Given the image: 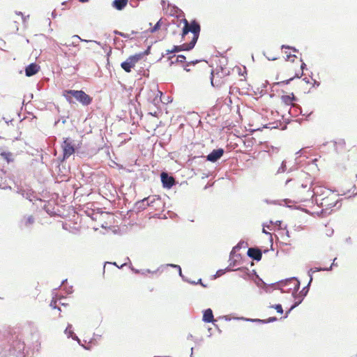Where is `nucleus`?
<instances>
[{"label":"nucleus","mask_w":357,"mask_h":357,"mask_svg":"<svg viewBox=\"0 0 357 357\" xmlns=\"http://www.w3.org/2000/svg\"><path fill=\"white\" fill-rule=\"evenodd\" d=\"M272 307L275 308L278 313H280V314L283 313V310H282V307L281 305L278 304V305L272 306Z\"/></svg>","instance_id":"393cba45"},{"label":"nucleus","mask_w":357,"mask_h":357,"mask_svg":"<svg viewBox=\"0 0 357 357\" xmlns=\"http://www.w3.org/2000/svg\"><path fill=\"white\" fill-rule=\"evenodd\" d=\"M63 96L69 102H72V97H74L79 102L87 106L92 102L93 98L82 90H66L63 91Z\"/></svg>","instance_id":"423d86ee"},{"label":"nucleus","mask_w":357,"mask_h":357,"mask_svg":"<svg viewBox=\"0 0 357 357\" xmlns=\"http://www.w3.org/2000/svg\"><path fill=\"white\" fill-rule=\"evenodd\" d=\"M282 50L284 54L283 57L287 62L285 65V68L287 71L289 72L288 76L289 77L284 80L278 81L276 83L281 86L287 84L289 82L292 81L295 77L301 74L303 66L305 65V63L302 62V60L294 54L297 52L296 49L282 45Z\"/></svg>","instance_id":"f03ea898"},{"label":"nucleus","mask_w":357,"mask_h":357,"mask_svg":"<svg viewBox=\"0 0 357 357\" xmlns=\"http://www.w3.org/2000/svg\"><path fill=\"white\" fill-rule=\"evenodd\" d=\"M39 70V66L36 63H31L25 68V74L27 77H31L36 74Z\"/></svg>","instance_id":"ddd939ff"},{"label":"nucleus","mask_w":357,"mask_h":357,"mask_svg":"<svg viewBox=\"0 0 357 357\" xmlns=\"http://www.w3.org/2000/svg\"><path fill=\"white\" fill-rule=\"evenodd\" d=\"M25 22L26 19L21 13H15L14 15L10 17L8 22V26L10 31L15 33L19 30V25L20 24H25Z\"/></svg>","instance_id":"0eeeda50"},{"label":"nucleus","mask_w":357,"mask_h":357,"mask_svg":"<svg viewBox=\"0 0 357 357\" xmlns=\"http://www.w3.org/2000/svg\"><path fill=\"white\" fill-rule=\"evenodd\" d=\"M275 320H276V318L273 317V318H270V319H268V321H275Z\"/></svg>","instance_id":"c85d7f7f"},{"label":"nucleus","mask_w":357,"mask_h":357,"mask_svg":"<svg viewBox=\"0 0 357 357\" xmlns=\"http://www.w3.org/2000/svg\"><path fill=\"white\" fill-rule=\"evenodd\" d=\"M203 287H206V285L204 284V283L201 284Z\"/></svg>","instance_id":"c9c22d12"},{"label":"nucleus","mask_w":357,"mask_h":357,"mask_svg":"<svg viewBox=\"0 0 357 357\" xmlns=\"http://www.w3.org/2000/svg\"><path fill=\"white\" fill-rule=\"evenodd\" d=\"M73 38H78L79 40H80L81 41H86V42H88V40H83V39H82V38H81L79 36H77V35H75V36H73Z\"/></svg>","instance_id":"cd10ccee"},{"label":"nucleus","mask_w":357,"mask_h":357,"mask_svg":"<svg viewBox=\"0 0 357 357\" xmlns=\"http://www.w3.org/2000/svg\"><path fill=\"white\" fill-rule=\"evenodd\" d=\"M199 283H200V284H202V280H201V279H199Z\"/></svg>","instance_id":"f704fd0d"},{"label":"nucleus","mask_w":357,"mask_h":357,"mask_svg":"<svg viewBox=\"0 0 357 357\" xmlns=\"http://www.w3.org/2000/svg\"><path fill=\"white\" fill-rule=\"evenodd\" d=\"M298 189L296 191V198L299 202H305L309 198L314 197L315 202L319 204L322 210H329L335 206L340 201V195L335 191L324 187H316L314 188L313 194L308 188L307 190Z\"/></svg>","instance_id":"f257e3e1"},{"label":"nucleus","mask_w":357,"mask_h":357,"mask_svg":"<svg viewBox=\"0 0 357 357\" xmlns=\"http://www.w3.org/2000/svg\"><path fill=\"white\" fill-rule=\"evenodd\" d=\"M161 181L163 186L167 188H172L175 183L174 177L169 176L165 172L161 174Z\"/></svg>","instance_id":"9d476101"},{"label":"nucleus","mask_w":357,"mask_h":357,"mask_svg":"<svg viewBox=\"0 0 357 357\" xmlns=\"http://www.w3.org/2000/svg\"><path fill=\"white\" fill-rule=\"evenodd\" d=\"M263 232L265 234H268V232H266V230H265L264 229H263Z\"/></svg>","instance_id":"473e14b6"},{"label":"nucleus","mask_w":357,"mask_h":357,"mask_svg":"<svg viewBox=\"0 0 357 357\" xmlns=\"http://www.w3.org/2000/svg\"><path fill=\"white\" fill-rule=\"evenodd\" d=\"M223 153L222 149H214L207 155V160L211 162H215L222 156Z\"/></svg>","instance_id":"9b49d317"},{"label":"nucleus","mask_w":357,"mask_h":357,"mask_svg":"<svg viewBox=\"0 0 357 357\" xmlns=\"http://www.w3.org/2000/svg\"><path fill=\"white\" fill-rule=\"evenodd\" d=\"M61 147L63 158H69L75 153V149L77 148L75 146L73 141L69 137H67L63 140Z\"/></svg>","instance_id":"6e6552de"},{"label":"nucleus","mask_w":357,"mask_h":357,"mask_svg":"<svg viewBox=\"0 0 357 357\" xmlns=\"http://www.w3.org/2000/svg\"><path fill=\"white\" fill-rule=\"evenodd\" d=\"M117 33L123 37H125V35L121 32H117Z\"/></svg>","instance_id":"7c9ffc66"},{"label":"nucleus","mask_w":357,"mask_h":357,"mask_svg":"<svg viewBox=\"0 0 357 357\" xmlns=\"http://www.w3.org/2000/svg\"><path fill=\"white\" fill-rule=\"evenodd\" d=\"M280 234L282 236V237H283V236L285 234L287 238H289V231L287 230H281Z\"/></svg>","instance_id":"bb28decb"},{"label":"nucleus","mask_w":357,"mask_h":357,"mask_svg":"<svg viewBox=\"0 0 357 357\" xmlns=\"http://www.w3.org/2000/svg\"><path fill=\"white\" fill-rule=\"evenodd\" d=\"M203 321L206 323H210L215 321L211 309L208 308L204 312Z\"/></svg>","instance_id":"2eb2a0df"},{"label":"nucleus","mask_w":357,"mask_h":357,"mask_svg":"<svg viewBox=\"0 0 357 357\" xmlns=\"http://www.w3.org/2000/svg\"><path fill=\"white\" fill-rule=\"evenodd\" d=\"M80 2L82 3H86V2H88L89 0H79Z\"/></svg>","instance_id":"c756f323"},{"label":"nucleus","mask_w":357,"mask_h":357,"mask_svg":"<svg viewBox=\"0 0 357 357\" xmlns=\"http://www.w3.org/2000/svg\"><path fill=\"white\" fill-rule=\"evenodd\" d=\"M182 21L184 24L181 34L182 39L185 40V37L189 32L192 33V39L189 43H185L181 45L174 46L172 50H167V52L168 54L190 50L195 47L197 41L201 31L199 24L195 20L192 21L190 23H189L186 19H183Z\"/></svg>","instance_id":"7ed1b4c3"},{"label":"nucleus","mask_w":357,"mask_h":357,"mask_svg":"<svg viewBox=\"0 0 357 357\" xmlns=\"http://www.w3.org/2000/svg\"><path fill=\"white\" fill-rule=\"evenodd\" d=\"M248 255L252 259L259 261L262 257V253L259 248H250L248 250Z\"/></svg>","instance_id":"f8f14e48"},{"label":"nucleus","mask_w":357,"mask_h":357,"mask_svg":"<svg viewBox=\"0 0 357 357\" xmlns=\"http://www.w3.org/2000/svg\"><path fill=\"white\" fill-rule=\"evenodd\" d=\"M335 149L338 152H342L346 149V142L344 139H340L335 142Z\"/></svg>","instance_id":"f3484780"},{"label":"nucleus","mask_w":357,"mask_h":357,"mask_svg":"<svg viewBox=\"0 0 357 357\" xmlns=\"http://www.w3.org/2000/svg\"><path fill=\"white\" fill-rule=\"evenodd\" d=\"M65 333L66 334L68 337H71L73 338V335L74 333H73V331L71 329V326L70 325H68L66 327V328L65 330Z\"/></svg>","instance_id":"412c9836"},{"label":"nucleus","mask_w":357,"mask_h":357,"mask_svg":"<svg viewBox=\"0 0 357 357\" xmlns=\"http://www.w3.org/2000/svg\"><path fill=\"white\" fill-rule=\"evenodd\" d=\"M0 155L5 160H6L7 162L13 161V155L10 152L3 151L0 153Z\"/></svg>","instance_id":"aec40b11"},{"label":"nucleus","mask_w":357,"mask_h":357,"mask_svg":"<svg viewBox=\"0 0 357 357\" xmlns=\"http://www.w3.org/2000/svg\"><path fill=\"white\" fill-rule=\"evenodd\" d=\"M128 3V0H114L112 6L118 10H122Z\"/></svg>","instance_id":"4468645a"},{"label":"nucleus","mask_w":357,"mask_h":357,"mask_svg":"<svg viewBox=\"0 0 357 357\" xmlns=\"http://www.w3.org/2000/svg\"><path fill=\"white\" fill-rule=\"evenodd\" d=\"M33 222L34 218H33V216H29L25 220L24 225L25 226H29L32 225Z\"/></svg>","instance_id":"5701e85b"},{"label":"nucleus","mask_w":357,"mask_h":357,"mask_svg":"<svg viewBox=\"0 0 357 357\" xmlns=\"http://www.w3.org/2000/svg\"><path fill=\"white\" fill-rule=\"evenodd\" d=\"M162 95V93L160 91H157V93L154 97V98L153 99V104L156 106V107H158L160 105V104L162 102V100H161V96Z\"/></svg>","instance_id":"6ab92c4d"},{"label":"nucleus","mask_w":357,"mask_h":357,"mask_svg":"<svg viewBox=\"0 0 357 357\" xmlns=\"http://www.w3.org/2000/svg\"><path fill=\"white\" fill-rule=\"evenodd\" d=\"M294 91L291 93L290 95H284V96H282L281 97V100L282 101L287 105H293V101L296 100V98L294 95Z\"/></svg>","instance_id":"dca6fc26"},{"label":"nucleus","mask_w":357,"mask_h":357,"mask_svg":"<svg viewBox=\"0 0 357 357\" xmlns=\"http://www.w3.org/2000/svg\"><path fill=\"white\" fill-rule=\"evenodd\" d=\"M160 27V20H159L155 24V26L151 29V33H153V32H155L156 31H158Z\"/></svg>","instance_id":"b1692460"},{"label":"nucleus","mask_w":357,"mask_h":357,"mask_svg":"<svg viewBox=\"0 0 357 357\" xmlns=\"http://www.w3.org/2000/svg\"><path fill=\"white\" fill-rule=\"evenodd\" d=\"M61 298L59 299V300H57V299H52L51 303H50V307H52L54 309H56V307H58L57 303L59 302V304H60L61 303Z\"/></svg>","instance_id":"4be33fe9"},{"label":"nucleus","mask_w":357,"mask_h":357,"mask_svg":"<svg viewBox=\"0 0 357 357\" xmlns=\"http://www.w3.org/2000/svg\"><path fill=\"white\" fill-rule=\"evenodd\" d=\"M140 59V54L130 56L125 61L121 63V66L126 73H130L132 68L135 66Z\"/></svg>","instance_id":"1a4fd4ad"},{"label":"nucleus","mask_w":357,"mask_h":357,"mask_svg":"<svg viewBox=\"0 0 357 357\" xmlns=\"http://www.w3.org/2000/svg\"><path fill=\"white\" fill-rule=\"evenodd\" d=\"M154 199L153 198V200H150V197L144 198L142 201L138 202L137 203V205H139V208H145L146 206H150L151 203L153 202Z\"/></svg>","instance_id":"a211bd4d"},{"label":"nucleus","mask_w":357,"mask_h":357,"mask_svg":"<svg viewBox=\"0 0 357 357\" xmlns=\"http://www.w3.org/2000/svg\"><path fill=\"white\" fill-rule=\"evenodd\" d=\"M176 266L178 268V269H179V273H180V275H181V267H180L179 266Z\"/></svg>","instance_id":"2f4dec72"},{"label":"nucleus","mask_w":357,"mask_h":357,"mask_svg":"<svg viewBox=\"0 0 357 357\" xmlns=\"http://www.w3.org/2000/svg\"><path fill=\"white\" fill-rule=\"evenodd\" d=\"M229 70L227 68L218 66L211 71V83L214 87H221L229 84Z\"/></svg>","instance_id":"20e7f679"},{"label":"nucleus","mask_w":357,"mask_h":357,"mask_svg":"<svg viewBox=\"0 0 357 357\" xmlns=\"http://www.w3.org/2000/svg\"><path fill=\"white\" fill-rule=\"evenodd\" d=\"M185 61V56L183 55H178L176 58V61L180 63H183Z\"/></svg>","instance_id":"a878e982"},{"label":"nucleus","mask_w":357,"mask_h":357,"mask_svg":"<svg viewBox=\"0 0 357 357\" xmlns=\"http://www.w3.org/2000/svg\"><path fill=\"white\" fill-rule=\"evenodd\" d=\"M291 90L294 91L296 93H307L310 92V89L313 86L312 82L310 80V79L305 78H300L299 75L294 78V79L289 82L287 84H291Z\"/></svg>","instance_id":"39448f33"},{"label":"nucleus","mask_w":357,"mask_h":357,"mask_svg":"<svg viewBox=\"0 0 357 357\" xmlns=\"http://www.w3.org/2000/svg\"><path fill=\"white\" fill-rule=\"evenodd\" d=\"M295 282H296V286H298V281H295Z\"/></svg>","instance_id":"72a5a7b5"}]
</instances>
